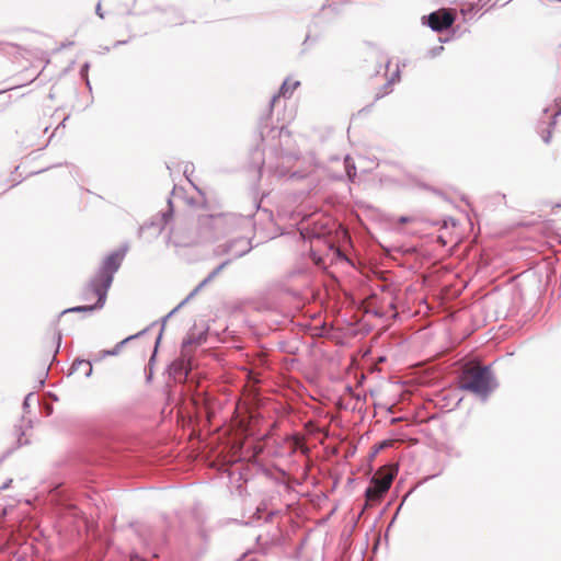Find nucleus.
<instances>
[{
    "label": "nucleus",
    "instance_id": "nucleus-1",
    "mask_svg": "<svg viewBox=\"0 0 561 561\" xmlns=\"http://www.w3.org/2000/svg\"><path fill=\"white\" fill-rule=\"evenodd\" d=\"M251 219L240 217L233 214H217L202 217L199 219V227L202 236L199 240H192L187 242H176L178 245H190L199 241H211L224 236L237 227H250Z\"/></svg>",
    "mask_w": 561,
    "mask_h": 561
},
{
    "label": "nucleus",
    "instance_id": "nucleus-2",
    "mask_svg": "<svg viewBox=\"0 0 561 561\" xmlns=\"http://www.w3.org/2000/svg\"><path fill=\"white\" fill-rule=\"evenodd\" d=\"M127 252V247H124L107 255L96 274L89 282L87 293H94L99 297V306H104L107 297V291L113 283L114 274L118 271L123 259Z\"/></svg>",
    "mask_w": 561,
    "mask_h": 561
},
{
    "label": "nucleus",
    "instance_id": "nucleus-3",
    "mask_svg": "<svg viewBox=\"0 0 561 561\" xmlns=\"http://www.w3.org/2000/svg\"><path fill=\"white\" fill-rule=\"evenodd\" d=\"M251 250L252 243L251 239L248 237L234 238L222 244L217 245L214 249V254L216 256L228 255L229 257L226 261H224L220 265H218L211 273H209V275L190 293V295L183 300L181 305L192 299L203 287H205L209 282H211L233 260L245 255Z\"/></svg>",
    "mask_w": 561,
    "mask_h": 561
},
{
    "label": "nucleus",
    "instance_id": "nucleus-4",
    "mask_svg": "<svg viewBox=\"0 0 561 561\" xmlns=\"http://www.w3.org/2000/svg\"><path fill=\"white\" fill-rule=\"evenodd\" d=\"M460 388L485 401L497 388V382L490 367L471 366L463 369L460 376Z\"/></svg>",
    "mask_w": 561,
    "mask_h": 561
},
{
    "label": "nucleus",
    "instance_id": "nucleus-5",
    "mask_svg": "<svg viewBox=\"0 0 561 561\" xmlns=\"http://www.w3.org/2000/svg\"><path fill=\"white\" fill-rule=\"evenodd\" d=\"M394 476L396 471L378 472L371 479V485L368 486L365 491V496L367 501H379L383 496V494L390 489Z\"/></svg>",
    "mask_w": 561,
    "mask_h": 561
},
{
    "label": "nucleus",
    "instance_id": "nucleus-6",
    "mask_svg": "<svg viewBox=\"0 0 561 561\" xmlns=\"http://www.w3.org/2000/svg\"><path fill=\"white\" fill-rule=\"evenodd\" d=\"M423 19H427V25L435 32H442L450 27L455 21L454 14L447 10L432 12Z\"/></svg>",
    "mask_w": 561,
    "mask_h": 561
},
{
    "label": "nucleus",
    "instance_id": "nucleus-7",
    "mask_svg": "<svg viewBox=\"0 0 561 561\" xmlns=\"http://www.w3.org/2000/svg\"><path fill=\"white\" fill-rule=\"evenodd\" d=\"M170 369L175 377L186 378L191 370L190 354H183L181 352V357L171 364Z\"/></svg>",
    "mask_w": 561,
    "mask_h": 561
},
{
    "label": "nucleus",
    "instance_id": "nucleus-8",
    "mask_svg": "<svg viewBox=\"0 0 561 561\" xmlns=\"http://www.w3.org/2000/svg\"><path fill=\"white\" fill-rule=\"evenodd\" d=\"M144 332H145V330H144V331H140L139 333H137V334H135V335H130V336H128V337L124 339L123 341H121L119 343H117V344L115 345V347H114V348H112V350L103 351L102 357H105V356H115V355H117V354L121 352L122 347H123L127 342H129V341H130V340H133V339H136V337L140 336L141 334H144Z\"/></svg>",
    "mask_w": 561,
    "mask_h": 561
},
{
    "label": "nucleus",
    "instance_id": "nucleus-9",
    "mask_svg": "<svg viewBox=\"0 0 561 561\" xmlns=\"http://www.w3.org/2000/svg\"><path fill=\"white\" fill-rule=\"evenodd\" d=\"M300 85V82L295 80H290V79H287L283 82L280 89H279V94L283 95L284 98H289L293 92Z\"/></svg>",
    "mask_w": 561,
    "mask_h": 561
},
{
    "label": "nucleus",
    "instance_id": "nucleus-10",
    "mask_svg": "<svg viewBox=\"0 0 561 561\" xmlns=\"http://www.w3.org/2000/svg\"><path fill=\"white\" fill-rule=\"evenodd\" d=\"M204 342L203 335H198L197 337L193 335L186 336L182 342V350L181 352L183 354H188V347L192 345H201Z\"/></svg>",
    "mask_w": 561,
    "mask_h": 561
},
{
    "label": "nucleus",
    "instance_id": "nucleus-11",
    "mask_svg": "<svg viewBox=\"0 0 561 561\" xmlns=\"http://www.w3.org/2000/svg\"><path fill=\"white\" fill-rule=\"evenodd\" d=\"M104 306H99V299L93 305H84V306H77L73 308H69L64 310L61 313L66 312H87V311H94L98 309H102Z\"/></svg>",
    "mask_w": 561,
    "mask_h": 561
},
{
    "label": "nucleus",
    "instance_id": "nucleus-12",
    "mask_svg": "<svg viewBox=\"0 0 561 561\" xmlns=\"http://www.w3.org/2000/svg\"><path fill=\"white\" fill-rule=\"evenodd\" d=\"M400 78V70L397 69L392 77L388 80V82L383 85L382 92L377 94V99H380L390 92V87L398 81Z\"/></svg>",
    "mask_w": 561,
    "mask_h": 561
},
{
    "label": "nucleus",
    "instance_id": "nucleus-13",
    "mask_svg": "<svg viewBox=\"0 0 561 561\" xmlns=\"http://www.w3.org/2000/svg\"><path fill=\"white\" fill-rule=\"evenodd\" d=\"M344 162H345L346 175L351 182H354V180L356 178V167L350 156L345 157Z\"/></svg>",
    "mask_w": 561,
    "mask_h": 561
},
{
    "label": "nucleus",
    "instance_id": "nucleus-14",
    "mask_svg": "<svg viewBox=\"0 0 561 561\" xmlns=\"http://www.w3.org/2000/svg\"><path fill=\"white\" fill-rule=\"evenodd\" d=\"M81 366L87 367V371L84 373L85 377H90L92 375V365L89 360L85 359H76L72 363L71 369L78 370Z\"/></svg>",
    "mask_w": 561,
    "mask_h": 561
},
{
    "label": "nucleus",
    "instance_id": "nucleus-15",
    "mask_svg": "<svg viewBox=\"0 0 561 561\" xmlns=\"http://www.w3.org/2000/svg\"><path fill=\"white\" fill-rule=\"evenodd\" d=\"M88 288H89V283L87 284V286L84 287L83 293H82V299H83L84 301H87V302H89L93 297H96V298H98V295H96V294L91 293V291H90V293H87Z\"/></svg>",
    "mask_w": 561,
    "mask_h": 561
},
{
    "label": "nucleus",
    "instance_id": "nucleus-16",
    "mask_svg": "<svg viewBox=\"0 0 561 561\" xmlns=\"http://www.w3.org/2000/svg\"><path fill=\"white\" fill-rule=\"evenodd\" d=\"M275 131L278 134L279 138L289 137V131L284 127L271 130V133H275Z\"/></svg>",
    "mask_w": 561,
    "mask_h": 561
},
{
    "label": "nucleus",
    "instance_id": "nucleus-17",
    "mask_svg": "<svg viewBox=\"0 0 561 561\" xmlns=\"http://www.w3.org/2000/svg\"><path fill=\"white\" fill-rule=\"evenodd\" d=\"M33 398H34V393H32V392H30V393L25 397V399H24V401H23V408H24V409H27V408L30 407V402H31V400H32Z\"/></svg>",
    "mask_w": 561,
    "mask_h": 561
},
{
    "label": "nucleus",
    "instance_id": "nucleus-18",
    "mask_svg": "<svg viewBox=\"0 0 561 561\" xmlns=\"http://www.w3.org/2000/svg\"><path fill=\"white\" fill-rule=\"evenodd\" d=\"M444 49L443 46H438V47H435L433 49L430 50V54L432 57H435L437 56L442 50Z\"/></svg>",
    "mask_w": 561,
    "mask_h": 561
},
{
    "label": "nucleus",
    "instance_id": "nucleus-19",
    "mask_svg": "<svg viewBox=\"0 0 561 561\" xmlns=\"http://www.w3.org/2000/svg\"><path fill=\"white\" fill-rule=\"evenodd\" d=\"M183 301H181L167 317H164V320H168L170 316H172L174 312H176L181 307H183L187 301H185L183 305H181Z\"/></svg>",
    "mask_w": 561,
    "mask_h": 561
},
{
    "label": "nucleus",
    "instance_id": "nucleus-20",
    "mask_svg": "<svg viewBox=\"0 0 561 561\" xmlns=\"http://www.w3.org/2000/svg\"><path fill=\"white\" fill-rule=\"evenodd\" d=\"M557 105L559 106V110L554 113V119L551 122V124H550L551 126L556 125V117L561 114V100H560V103L557 102Z\"/></svg>",
    "mask_w": 561,
    "mask_h": 561
},
{
    "label": "nucleus",
    "instance_id": "nucleus-21",
    "mask_svg": "<svg viewBox=\"0 0 561 561\" xmlns=\"http://www.w3.org/2000/svg\"><path fill=\"white\" fill-rule=\"evenodd\" d=\"M11 482H12V479L7 480V481H5V482L0 486V491L7 490V489L10 486Z\"/></svg>",
    "mask_w": 561,
    "mask_h": 561
},
{
    "label": "nucleus",
    "instance_id": "nucleus-22",
    "mask_svg": "<svg viewBox=\"0 0 561 561\" xmlns=\"http://www.w3.org/2000/svg\"><path fill=\"white\" fill-rule=\"evenodd\" d=\"M161 335H162V332L159 334V336H158V339H157V341H156V347H157V346H158V344L160 343ZM156 351H157V348L154 350V353H153V355L151 356L150 362H152V360L154 359Z\"/></svg>",
    "mask_w": 561,
    "mask_h": 561
},
{
    "label": "nucleus",
    "instance_id": "nucleus-23",
    "mask_svg": "<svg viewBox=\"0 0 561 561\" xmlns=\"http://www.w3.org/2000/svg\"><path fill=\"white\" fill-rule=\"evenodd\" d=\"M95 12H96V14H98L100 18H102V19L104 18V15H103V13H102V11H101V3H100V2L96 4Z\"/></svg>",
    "mask_w": 561,
    "mask_h": 561
},
{
    "label": "nucleus",
    "instance_id": "nucleus-24",
    "mask_svg": "<svg viewBox=\"0 0 561 561\" xmlns=\"http://www.w3.org/2000/svg\"><path fill=\"white\" fill-rule=\"evenodd\" d=\"M550 138H551V131H548L547 135L542 136V139L546 144H549L550 141Z\"/></svg>",
    "mask_w": 561,
    "mask_h": 561
},
{
    "label": "nucleus",
    "instance_id": "nucleus-25",
    "mask_svg": "<svg viewBox=\"0 0 561 561\" xmlns=\"http://www.w3.org/2000/svg\"><path fill=\"white\" fill-rule=\"evenodd\" d=\"M88 69H89V64H84L82 69H81L82 76H84L87 73Z\"/></svg>",
    "mask_w": 561,
    "mask_h": 561
},
{
    "label": "nucleus",
    "instance_id": "nucleus-26",
    "mask_svg": "<svg viewBox=\"0 0 561 561\" xmlns=\"http://www.w3.org/2000/svg\"><path fill=\"white\" fill-rule=\"evenodd\" d=\"M171 214H172V211H171V210H170V211H167V213H164V214H163V220H164V222H167V221H168V218L171 216Z\"/></svg>",
    "mask_w": 561,
    "mask_h": 561
},
{
    "label": "nucleus",
    "instance_id": "nucleus-27",
    "mask_svg": "<svg viewBox=\"0 0 561 561\" xmlns=\"http://www.w3.org/2000/svg\"><path fill=\"white\" fill-rule=\"evenodd\" d=\"M60 342H61V333H60V332H58V333H57V347H59Z\"/></svg>",
    "mask_w": 561,
    "mask_h": 561
},
{
    "label": "nucleus",
    "instance_id": "nucleus-28",
    "mask_svg": "<svg viewBox=\"0 0 561 561\" xmlns=\"http://www.w3.org/2000/svg\"><path fill=\"white\" fill-rule=\"evenodd\" d=\"M187 172H188V165H186L184 169V173L187 174Z\"/></svg>",
    "mask_w": 561,
    "mask_h": 561
},
{
    "label": "nucleus",
    "instance_id": "nucleus-29",
    "mask_svg": "<svg viewBox=\"0 0 561 561\" xmlns=\"http://www.w3.org/2000/svg\"><path fill=\"white\" fill-rule=\"evenodd\" d=\"M296 176L298 178L299 175H298L296 172H294V173L291 174V178H296Z\"/></svg>",
    "mask_w": 561,
    "mask_h": 561
}]
</instances>
